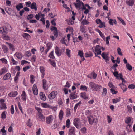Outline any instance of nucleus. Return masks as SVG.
Returning a JSON list of instances; mask_svg holds the SVG:
<instances>
[{"instance_id":"nucleus-1","label":"nucleus","mask_w":135,"mask_h":135,"mask_svg":"<svg viewBox=\"0 0 135 135\" xmlns=\"http://www.w3.org/2000/svg\"><path fill=\"white\" fill-rule=\"evenodd\" d=\"M80 120L78 118H75L74 120V124L77 128H79L80 127Z\"/></svg>"},{"instance_id":"nucleus-2","label":"nucleus","mask_w":135,"mask_h":135,"mask_svg":"<svg viewBox=\"0 0 135 135\" xmlns=\"http://www.w3.org/2000/svg\"><path fill=\"white\" fill-rule=\"evenodd\" d=\"M57 92L56 91H53L51 92L48 95L49 98L51 100L54 99L57 95Z\"/></svg>"},{"instance_id":"nucleus-3","label":"nucleus","mask_w":135,"mask_h":135,"mask_svg":"<svg viewBox=\"0 0 135 135\" xmlns=\"http://www.w3.org/2000/svg\"><path fill=\"white\" fill-rule=\"evenodd\" d=\"M101 47L99 45H97L95 47V52L97 53V55L101 54Z\"/></svg>"},{"instance_id":"nucleus-4","label":"nucleus","mask_w":135,"mask_h":135,"mask_svg":"<svg viewBox=\"0 0 135 135\" xmlns=\"http://www.w3.org/2000/svg\"><path fill=\"white\" fill-rule=\"evenodd\" d=\"M46 119L47 123L48 124H50L52 122L53 120V116L52 115H50L46 117Z\"/></svg>"},{"instance_id":"nucleus-5","label":"nucleus","mask_w":135,"mask_h":135,"mask_svg":"<svg viewBox=\"0 0 135 135\" xmlns=\"http://www.w3.org/2000/svg\"><path fill=\"white\" fill-rule=\"evenodd\" d=\"M46 82L47 81L45 79H43L42 80V83L43 88L45 90H47L48 88V86Z\"/></svg>"},{"instance_id":"nucleus-6","label":"nucleus","mask_w":135,"mask_h":135,"mask_svg":"<svg viewBox=\"0 0 135 135\" xmlns=\"http://www.w3.org/2000/svg\"><path fill=\"white\" fill-rule=\"evenodd\" d=\"M32 90L34 94L35 95H37L38 94V90L37 86L35 84L34 85Z\"/></svg>"},{"instance_id":"nucleus-7","label":"nucleus","mask_w":135,"mask_h":135,"mask_svg":"<svg viewBox=\"0 0 135 135\" xmlns=\"http://www.w3.org/2000/svg\"><path fill=\"white\" fill-rule=\"evenodd\" d=\"M0 32L2 33L3 35H5L7 34L8 32L6 30L4 27H1L0 28Z\"/></svg>"},{"instance_id":"nucleus-8","label":"nucleus","mask_w":135,"mask_h":135,"mask_svg":"<svg viewBox=\"0 0 135 135\" xmlns=\"http://www.w3.org/2000/svg\"><path fill=\"white\" fill-rule=\"evenodd\" d=\"M4 28L6 30H7V32L8 31H11L12 30V27L10 25L9 23H5Z\"/></svg>"},{"instance_id":"nucleus-9","label":"nucleus","mask_w":135,"mask_h":135,"mask_svg":"<svg viewBox=\"0 0 135 135\" xmlns=\"http://www.w3.org/2000/svg\"><path fill=\"white\" fill-rule=\"evenodd\" d=\"M126 2L128 6H133L134 3V0H129V1H126Z\"/></svg>"},{"instance_id":"nucleus-10","label":"nucleus","mask_w":135,"mask_h":135,"mask_svg":"<svg viewBox=\"0 0 135 135\" xmlns=\"http://www.w3.org/2000/svg\"><path fill=\"white\" fill-rule=\"evenodd\" d=\"M102 56L103 58L105 60L106 62L109 61L108 57L107 55L105 54L104 52L102 53Z\"/></svg>"},{"instance_id":"nucleus-11","label":"nucleus","mask_w":135,"mask_h":135,"mask_svg":"<svg viewBox=\"0 0 135 135\" xmlns=\"http://www.w3.org/2000/svg\"><path fill=\"white\" fill-rule=\"evenodd\" d=\"M38 116L40 120L42 122L44 121L45 120V117L42 114H38Z\"/></svg>"},{"instance_id":"nucleus-12","label":"nucleus","mask_w":135,"mask_h":135,"mask_svg":"<svg viewBox=\"0 0 135 135\" xmlns=\"http://www.w3.org/2000/svg\"><path fill=\"white\" fill-rule=\"evenodd\" d=\"M40 97L41 99L42 100L45 101L46 99V97L43 92H41L40 93Z\"/></svg>"},{"instance_id":"nucleus-13","label":"nucleus","mask_w":135,"mask_h":135,"mask_svg":"<svg viewBox=\"0 0 135 135\" xmlns=\"http://www.w3.org/2000/svg\"><path fill=\"white\" fill-rule=\"evenodd\" d=\"M11 76V75L10 73H7L3 77V79L6 80L9 79Z\"/></svg>"},{"instance_id":"nucleus-14","label":"nucleus","mask_w":135,"mask_h":135,"mask_svg":"<svg viewBox=\"0 0 135 135\" xmlns=\"http://www.w3.org/2000/svg\"><path fill=\"white\" fill-rule=\"evenodd\" d=\"M30 7L31 9H34L35 11L37 10L36 3L35 2H33L31 4Z\"/></svg>"},{"instance_id":"nucleus-15","label":"nucleus","mask_w":135,"mask_h":135,"mask_svg":"<svg viewBox=\"0 0 135 135\" xmlns=\"http://www.w3.org/2000/svg\"><path fill=\"white\" fill-rule=\"evenodd\" d=\"M74 128V127H71L69 131V135H74L75 134Z\"/></svg>"},{"instance_id":"nucleus-16","label":"nucleus","mask_w":135,"mask_h":135,"mask_svg":"<svg viewBox=\"0 0 135 135\" xmlns=\"http://www.w3.org/2000/svg\"><path fill=\"white\" fill-rule=\"evenodd\" d=\"M55 52L57 55L58 56H60L61 55V53L60 52V50L59 49L58 47L56 46L55 48Z\"/></svg>"},{"instance_id":"nucleus-17","label":"nucleus","mask_w":135,"mask_h":135,"mask_svg":"<svg viewBox=\"0 0 135 135\" xmlns=\"http://www.w3.org/2000/svg\"><path fill=\"white\" fill-rule=\"evenodd\" d=\"M64 113L62 110H61L59 113V117L60 120H62L63 117Z\"/></svg>"},{"instance_id":"nucleus-18","label":"nucleus","mask_w":135,"mask_h":135,"mask_svg":"<svg viewBox=\"0 0 135 135\" xmlns=\"http://www.w3.org/2000/svg\"><path fill=\"white\" fill-rule=\"evenodd\" d=\"M16 7L18 11H20V9H22L23 8V6L22 3H20L18 5L16 6Z\"/></svg>"},{"instance_id":"nucleus-19","label":"nucleus","mask_w":135,"mask_h":135,"mask_svg":"<svg viewBox=\"0 0 135 135\" xmlns=\"http://www.w3.org/2000/svg\"><path fill=\"white\" fill-rule=\"evenodd\" d=\"M17 94L18 93L17 91H12L9 94V95L10 97H15L17 95Z\"/></svg>"},{"instance_id":"nucleus-20","label":"nucleus","mask_w":135,"mask_h":135,"mask_svg":"<svg viewBox=\"0 0 135 135\" xmlns=\"http://www.w3.org/2000/svg\"><path fill=\"white\" fill-rule=\"evenodd\" d=\"M22 99L24 101H25L26 99V95L24 91H23L21 95Z\"/></svg>"},{"instance_id":"nucleus-21","label":"nucleus","mask_w":135,"mask_h":135,"mask_svg":"<svg viewBox=\"0 0 135 135\" xmlns=\"http://www.w3.org/2000/svg\"><path fill=\"white\" fill-rule=\"evenodd\" d=\"M80 94L81 97L84 99L86 100L88 99V97L86 96V93L85 92L81 93Z\"/></svg>"},{"instance_id":"nucleus-22","label":"nucleus","mask_w":135,"mask_h":135,"mask_svg":"<svg viewBox=\"0 0 135 135\" xmlns=\"http://www.w3.org/2000/svg\"><path fill=\"white\" fill-rule=\"evenodd\" d=\"M7 71L5 67L2 68L0 71V75H2Z\"/></svg>"},{"instance_id":"nucleus-23","label":"nucleus","mask_w":135,"mask_h":135,"mask_svg":"<svg viewBox=\"0 0 135 135\" xmlns=\"http://www.w3.org/2000/svg\"><path fill=\"white\" fill-rule=\"evenodd\" d=\"M120 101V98L118 97L116 99H112V101L113 103H116L117 102H119Z\"/></svg>"},{"instance_id":"nucleus-24","label":"nucleus","mask_w":135,"mask_h":135,"mask_svg":"<svg viewBox=\"0 0 135 135\" xmlns=\"http://www.w3.org/2000/svg\"><path fill=\"white\" fill-rule=\"evenodd\" d=\"M41 105L44 108H51V106H50L47 103H41Z\"/></svg>"},{"instance_id":"nucleus-25","label":"nucleus","mask_w":135,"mask_h":135,"mask_svg":"<svg viewBox=\"0 0 135 135\" xmlns=\"http://www.w3.org/2000/svg\"><path fill=\"white\" fill-rule=\"evenodd\" d=\"M70 97L71 99H74L77 98V96L75 95V93H72L70 94Z\"/></svg>"},{"instance_id":"nucleus-26","label":"nucleus","mask_w":135,"mask_h":135,"mask_svg":"<svg viewBox=\"0 0 135 135\" xmlns=\"http://www.w3.org/2000/svg\"><path fill=\"white\" fill-rule=\"evenodd\" d=\"M54 29H55V30L53 31V33L54 35L56 37H57L58 33L57 29L56 27H55Z\"/></svg>"},{"instance_id":"nucleus-27","label":"nucleus","mask_w":135,"mask_h":135,"mask_svg":"<svg viewBox=\"0 0 135 135\" xmlns=\"http://www.w3.org/2000/svg\"><path fill=\"white\" fill-rule=\"evenodd\" d=\"M23 36L24 38L27 40L29 39V38L31 37V36L30 35L26 33H24L23 35Z\"/></svg>"},{"instance_id":"nucleus-28","label":"nucleus","mask_w":135,"mask_h":135,"mask_svg":"<svg viewBox=\"0 0 135 135\" xmlns=\"http://www.w3.org/2000/svg\"><path fill=\"white\" fill-rule=\"evenodd\" d=\"M113 73L114 76L116 77L117 79H120L119 77L118 76L119 74L118 71L113 72Z\"/></svg>"},{"instance_id":"nucleus-29","label":"nucleus","mask_w":135,"mask_h":135,"mask_svg":"<svg viewBox=\"0 0 135 135\" xmlns=\"http://www.w3.org/2000/svg\"><path fill=\"white\" fill-rule=\"evenodd\" d=\"M88 119L89 123L92 124V121L93 120V117L90 116L88 117Z\"/></svg>"},{"instance_id":"nucleus-30","label":"nucleus","mask_w":135,"mask_h":135,"mask_svg":"<svg viewBox=\"0 0 135 135\" xmlns=\"http://www.w3.org/2000/svg\"><path fill=\"white\" fill-rule=\"evenodd\" d=\"M126 68L129 71H131L132 70V67L129 64H126Z\"/></svg>"},{"instance_id":"nucleus-31","label":"nucleus","mask_w":135,"mask_h":135,"mask_svg":"<svg viewBox=\"0 0 135 135\" xmlns=\"http://www.w3.org/2000/svg\"><path fill=\"white\" fill-rule=\"evenodd\" d=\"M2 38L4 40H10V37L7 35H3L2 36Z\"/></svg>"},{"instance_id":"nucleus-32","label":"nucleus","mask_w":135,"mask_h":135,"mask_svg":"<svg viewBox=\"0 0 135 135\" xmlns=\"http://www.w3.org/2000/svg\"><path fill=\"white\" fill-rule=\"evenodd\" d=\"M101 86L97 84H96L94 88L95 90L97 91L99 90L100 89Z\"/></svg>"},{"instance_id":"nucleus-33","label":"nucleus","mask_w":135,"mask_h":135,"mask_svg":"<svg viewBox=\"0 0 135 135\" xmlns=\"http://www.w3.org/2000/svg\"><path fill=\"white\" fill-rule=\"evenodd\" d=\"M2 49L4 51V53H6L8 51V49L7 47L5 45H2Z\"/></svg>"},{"instance_id":"nucleus-34","label":"nucleus","mask_w":135,"mask_h":135,"mask_svg":"<svg viewBox=\"0 0 135 135\" xmlns=\"http://www.w3.org/2000/svg\"><path fill=\"white\" fill-rule=\"evenodd\" d=\"M80 90H83L84 91H87V87L85 86L81 85L80 86Z\"/></svg>"},{"instance_id":"nucleus-35","label":"nucleus","mask_w":135,"mask_h":135,"mask_svg":"<svg viewBox=\"0 0 135 135\" xmlns=\"http://www.w3.org/2000/svg\"><path fill=\"white\" fill-rule=\"evenodd\" d=\"M81 103V101H80L79 102L77 103L75 105L74 108V111H76V109L78 107V106H80V104Z\"/></svg>"},{"instance_id":"nucleus-36","label":"nucleus","mask_w":135,"mask_h":135,"mask_svg":"<svg viewBox=\"0 0 135 135\" xmlns=\"http://www.w3.org/2000/svg\"><path fill=\"white\" fill-rule=\"evenodd\" d=\"M14 55H15L16 57L18 59H20L22 57V55L21 54L19 53H16Z\"/></svg>"},{"instance_id":"nucleus-37","label":"nucleus","mask_w":135,"mask_h":135,"mask_svg":"<svg viewBox=\"0 0 135 135\" xmlns=\"http://www.w3.org/2000/svg\"><path fill=\"white\" fill-rule=\"evenodd\" d=\"M35 109L37 110L38 112V114H42V111L40 108L37 107H35Z\"/></svg>"},{"instance_id":"nucleus-38","label":"nucleus","mask_w":135,"mask_h":135,"mask_svg":"<svg viewBox=\"0 0 135 135\" xmlns=\"http://www.w3.org/2000/svg\"><path fill=\"white\" fill-rule=\"evenodd\" d=\"M89 85H90V86L91 87V89H94L96 85V84L94 83L93 82H91L90 83Z\"/></svg>"},{"instance_id":"nucleus-39","label":"nucleus","mask_w":135,"mask_h":135,"mask_svg":"<svg viewBox=\"0 0 135 135\" xmlns=\"http://www.w3.org/2000/svg\"><path fill=\"white\" fill-rule=\"evenodd\" d=\"M73 4L74 5L76 8H80V6H81V4L80 3H73ZM80 9V8H79V9Z\"/></svg>"},{"instance_id":"nucleus-40","label":"nucleus","mask_w":135,"mask_h":135,"mask_svg":"<svg viewBox=\"0 0 135 135\" xmlns=\"http://www.w3.org/2000/svg\"><path fill=\"white\" fill-rule=\"evenodd\" d=\"M66 54L69 57H70V56H71L70 55V50L68 49H66Z\"/></svg>"},{"instance_id":"nucleus-41","label":"nucleus","mask_w":135,"mask_h":135,"mask_svg":"<svg viewBox=\"0 0 135 135\" xmlns=\"http://www.w3.org/2000/svg\"><path fill=\"white\" fill-rule=\"evenodd\" d=\"M131 121V118L129 117H128L126 118L125 120V122L127 124L129 123Z\"/></svg>"},{"instance_id":"nucleus-42","label":"nucleus","mask_w":135,"mask_h":135,"mask_svg":"<svg viewBox=\"0 0 135 135\" xmlns=\"http://www.w3.org/2000/svg\"><path fill=\"white\" fill-rule=\"evenodd\" d=\"M52 46V44L51 43L49 42L47 44V48L50 49Z\"/></svg>"},{"instance_id":"nucleus-43","label":"nucleus","mask_w":135,"mask_h":135,"mask_svg":"<svg viewBox=\"0 0 135 135\" xmlns=\"http://www.w3.org/2000/svg\"><path fill=\"white\" fill-rule=\"evenodd\" d=\"M117 52L118 54L121 56L123 55V54L121 52V50L119 47H118L117 49Z\"/></svg>"},{"instance_id":"nucleus-44","label":"nucleus","mask_w":135,"mask_h":135,"mask_svg":"<svg viewBox=\"0 0 135 135\" xmlns=\"http://www.w3.org/2000/svg\"><path fill=\"white\" fill-rule=\"evenodd\" d=\"M5 128V127L3 126L1 130V131L3 133V135H6V131L4 129Z\"/></svg>"},{"instance_id":"nucleus-45","label":"nucleus","mask_w":135,"mask_h":135,"mask_svg":"<svg viewBox=\"0 0 135 135\" xmlns=\"http://www.w3.org/2000/svg\"><path fill=\"white\" fill-rule=\"evenodd\" d=\"M6 43H7V44L8 45H9V48H10V49H11V50L12 51L14 50V49L13 48L14 46H13V45L11 43H8L7 42H6Z\"/></svg>"},{"instance_id":"nucleus-46","label":"nucleus","mask_w":135,"mask_h":135,"mask_svg":"<svg viewBox=\"0 0 135 135\" xmlns=\"http://www.w3.org/2000/svg\"><path fill=\"white\" fill-rule=\"evenodd\" d=\"M54 51H52L49 54V57L51 58L54 59L55 58V57L53 55Z\"/></svg>"},{"instance_id":"nucleus-47","label":"nucleus","mask_w":135,"mask_h":135,"mask_svg":"<svg viewBox=\"0 0 135 135\" xmlns=\"http://www.w3.org/2000/svg\"><path fill=\"white\" fill-rule=\"evenodd\" d=\"M93 55V54L92 53L90 52L89 54H88L86 53L85 55V57H92Z\"/></svg>"},{"instance_id":"nucleus-48","label":"nucleus","mask_w":135,"mask_h":135,"mask_svg":"<svg viewBox=\"0 0 135 135\" xmlns=\"http://www.w3.org/2000/svg\"><path fill=\"white\" fill-rule=\"evenodd\" d=\"M49 61H50V63L54 67H55L56 66L55 62L54 61H52L50 59L49 60Z\"/></svg>"},{"instance_id":"nucleus-49","label":"nucleus","mask_w":135,"mask_h":135,"mask_svg":"<svg viewBox=\"0 0 135 135\" xmlns=\"http://www.w3.org/2000/svg\"><path fill=\"white\" fill-rule=\"evenodd\" d=\"M40 71L42 73H45L44 68L42 66H41L40 68Z\"/></svg>"},{"instance_id":"nucleus-50","label":"nucleus","mask_w":135,"mask_h":135,"mask_svg":"<svg viewBox=\"0 0 135 135\" xmlns=\"http://www.w3.org/2000/svg\"><path fill=\"white\" fill-rule=\"evenodd\" d=\"M1 118L3 119H5L6 118V115L5 114V112L4 111L3 112L2 114H1Z\"/></svg>"},{"instance_id":"nucleus-51","label":"nucleus","mask_w":135,"mask_h":135,"mask_svg":"<svg viewBox=\"0 0 135 135\" xmlns=\"http://www.w3.org/2000/svg\"><path fill=\"white\" fill-rule=\"evenodd\" d=\"M117 18L118 20L121 21V23L123 25H126V23L123 20L119 17H117Z\"/></svg>"},{"instance_id":"nucleus-52","label":"nucleus","mask_w":135,"mask_h":135,"mask_svg":"<svg viewBox=\"0 0 135 135\" xmlns=\"http://www.w3.org/2000/svg\"><path fill=\"white\" fill-rule=\"evenodd\" d=\"M103 94L104 96H105L107 94V89L105 88H103Z\"/></svg>"},{"instance_id":"nucleus-53","label":"nucleus","mask_w":135,"mask_h":135,"mask_svg":"<svg viewBox=\"0 0 135 135\" xmlns=\"http://www.w3.org/2000/svg\"><path fill=\"white\" fill-rule=\"evenodd\" d=\"M128 88L131 89H134L135 88V85L133 84H131L129 85Z\"/></svg>"},{"instance_id":"nucleus-54","label":"nucleus","mask_w":135,"mask_h":135,"mask_svg":"<svg viewBox=\"0 0 135 135\" xmlns=\"http://www.w3.org/2000/svg\"><path fill=\"white\" fill-rule=\"evenodd\" d=\"M30 82L32 84H33L34 81V76L33 75H31L30 76Z\"/></svg>"},{"instance_id":"nucleus-55","label":"nucleus","mask_w":135,"mask_h":135,"mask_svg":"<svg viewBox=\"0 0 135 135\" xmlns=\"http://www.w3.org/2000/svg\"><path fill=\"white\" fill-rule=\"evenodd\" d=\"M18 106L19 107V109L21 112L22 114H23V112L22 111V108L21 106V104L20 102L18 103Z\"/></svg>"},{"instance_id":"nucleus-56","label":"nucleus","mask_w":135,"mask_h":135,"mask_svg":"<svg viewBox=\"0 0 135 135\" xmlns=\"http://www.w3.org/2000/svg\"><path fill=\"white\" fill-rule=\"evenodd\" d=\"M82 23H83V25H87L88 24L89 22L87 21L86 20L84 19L83 20Z\"/></svg>"},{"instance_id":"nucleus-57","label":"nucleus","mask_w":135,"mask_h":135,"mask_svg":"<svg viewBox=\"0 0 135 135\" xmlns=\"http://www.w3.org/2000/svg\"><path fill=\"white\" fill-rule=\"evenodd\" d=\"M78 55L81 57H83V52L82 51H81L80 50L79 51Z\"/></svg>"},{"instance_id":"nucleus-58","label":"nucleus","mask_w":135,"mask_h":135,"mask_svg":"<svg viewBox=\"0 0 135 135\" xmlns=\"http://www.w3.org/2000/svg\"><path fill=\"white\" fill-rule=\"evenodd\" d=\"M110 39V36H108L106 37V42L107 44L109 45V44L108 40Z\"/></svg>"},{"instance_id":"nucleus-59","label":"nucleus","mask_w":135,"mask_h":135,"mask_svg":"<svg viewBox=\"0 0 135 135\" xmlns=\"http://www.w3.org/2000/svg\"><path fill=\"white\" fill-rule=\"evenodd\" d=\"M70 120L69 119H68L66 121V127L68 128H69L70 127Z\"/></svg>"},{"instance_id":"nucleus-60","label":"nucleus","mask_w":135,"mask_h":135,"mask_svg":"<svg viewBox=\"0 0 135 135\" xmlns=\"http://www.w3.org/2000/svg\"><path fill=\"white\" fill-rule=\"evenodd\" d=\"M81 131L82 133H85L86 132V128L85 127H83L81 129Z\"/></svg>"},{"instance_id":"nucleus-61","label":"nucleus","mask_w":135,"mask_h":135,"mask_svg":"<svg viewBox=\"0 0 135 135\" xmlns=\"http://www.w3.org/2000/svg\"><path fill=\"white\" fill-rule=\"evenodd\" d=\"M46 28H49V26L50 25L49 21L48 20H47L46 21Z\"/></svg>"},{"instance_id":"nucleus-62","label":"nucleus","mask_w":135,"mask_h":135,"mask_svg":"<svg viewBox=\"0 0 135 135\" xmlns=\"http://www.w3.org/2000/svg\"><path fill=\"white\" fill-rule=\"evenodd\" d=\"M33 17V15L32 14H30L28 15L27 17V19L28 20H29L32 18Z\"/></svg>"},{"instance_id":"nucleus-63","label":"nucleus","mask_w":135,"mask_h":135,"mask_svg":"<svg viewBox=\"0 0 135 135\" xmlns=\"http://www.w3.org/2000/svg\"><path fill=\"white\" fill-rule=\"evenodd\" d=\"M107 120L108 123H110L111 122L112 120V118H110V116L107 115Z\"/></svg>"},{"instance_id":"nucleus-64","label":"nucleus","mask_w":135,"mask_h":135,"mask_svg":"<svg viewBox=\"0 0 135 135\" xmlns=\"http://www.w3.org/2000/svg\"><path fill=\"white\" fill-rule=\"evenodd\" d=\"M98 122V119L97 118H94L93 117V120L92 121V124L93 123H97Z\"/></svg>"}]
</instances>
